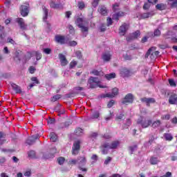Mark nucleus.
Here are the masks:
<instances>
[{"mask_svg":"<svg viewBox=\"0 0 177 177\" xmlns=\"http://www.w3.org/2000/svg\"><path fill=\"white\" fill-rule=\"evenodd\" d=\"M169 118H171V116L169 115V114L163 115L161 117L162 120H169Z\"/></svg>","mask_w":177,"mask_h":177,"instance_id":"bf43d9fd","label":"nucleus"},{"mask_svg":"<svg viewBox=\"0 0 177 177\" xmlns=\"http://www.w3.org/2000/svg\"><path fill=\"white\" fill-rule=\"evenodd\" d=\"M28 157L30 158H35V151H30L28 153Z\"/></svg>","mask_w":177,"mask_h":177,"instance_id":"c03bdc74","label":"nucleus"},{"mask_svg":"<svg viewBox=\"0 0 177 177\" xmlns=\"http://www.w3.org/2000/svg\"><path fill=\"white\" fill-rule=\"evenodd\" d=\"M91 74H93V75H103V72L98 71L97 70H93L91 72Z\"/></svg>","mask_w":177,"mask_h":177,"instance_id":"c9c22d12","label":"nucleus"},{"mask_svg":"<svg viewBox=\"0 0 177 177\" xmlns=\"http://www.w3.org/2000/svg\"><path fill=\"white\" fill-rule=\"evenodd\" d=\"M100 30L101 32H104L106 31V26L104 24L101 25Z\"/></svg>","mask_w":177,"mask_h":177,"instance_id":"e2e57ef3","label":"nucleus"},{"mask_svg":"<svg viewBox=\"0 0 177 177\" xmlns=\"http://www.w3.org/2000/svg\"><path fill=\"white\" fill-rule=\"evenodd\" d=\"M68 30H69L70 34H74L75 30H74V27H73V26L69 25Z\"/></svg>","mask_w":177,"mask_h":177,"instance_id":"4d7b16f0","label":"nucleus"},{"mask_svg":"<svg viewBox=\"0 0 177 177\" xmlns=\"http://www.w3.org/2000/svg\"><path fill=\"white\" fill-rule=\"evenodd\" d=\"M118 95V88H114L112 89V93H108L106 94H103L101 95V97H114V96H117Z\"/></svg>","mask_w":177,"mask_h":177,"instance_id":"9b49d317","label":"nucleus"},{"mask_svg":"<svg viewBox=\"0 0 177 177\" xmlns=\"http://www.w3.org/2000/svg\"><path fill=\"white\" fill-rule=\"evenodd\" d=\"M169 84L170 86H176V83L174 79H169Z\"/></svg>","mask_w":177,"mask_h":177,"instance_id":"49530a36","label":"nucleus"},{"mask_svg":"<svg viewBox=\"0 0 177 177\" xmlns=\"http://www.w3.org/2000/svg\"><path fill=\"white\" fill-rule=\"evenodd\" d=\"M43 12H44V17H43V21L46 22V19H48V11L46 9V8L43 7Z\"/></svg>","mask_w":177,"mask_h":177,"instance_id":"c85d7f7f","label":"nucleus"},{"mask_svg":"<svg viewBox=\"0 0 177 177\" xmlns=\"http://www.w3.org/2000/svg\"><path fill=\"white\" fill-rule=\"evenodd\" d=\"M168 5L171 6V8H176L177 6V0H167Z\"/></svg>","mask_w":177,"mask_h":177,"instance_id":"bb28decb","label":"nucleus"},{"mask_svg":"<svg viewBox=\"0 0 177 177\" xmlns=\"http://www.w3.org/2000/svg\"><path fill=\"white\" fill-rule=\"evenodd\" d=\"M97 5H99V0H93V2H92L93 8L97 7Z\"/></svg>","mask_w":177,"mask_h":177,"instance_id":"864d4df0","label":"nucleus"},{"mask_svg":"<svg viewBox=\"0 0 177 177\" xmlns=\"http://www.w3.org/2000/svg\"><path fill=\"white\" fill-rule=\"evenodd\" d=\"M137 124L141 125L142 128H147L149 127V125H151V120H146L143 117H140L138 120H137Z\"/></svg>","mask_w":177,"mask_h":177,"instance_id":"423d86ee","label":"nucleus"},{"mask_svg":"<svg viewBox=\"0 0 177 177\" xmlns=\"http://www.w3.org/2000/svg\"><path fill=\"white\" fill-rule=\"evenodd\" d=\"M140 37V31L136 30V32H133L130 37H127V41L129 42L131 39H136V38H139Z\"/></svg>","mask_w":177,"mask_h":177,"instance_id":"4468645a","label":"nucleus"},{"mask_svg":"<svg viewBox=\"0 0 177 177\" xmlns=\"http://www.w3.org/2000/svg\"><path fill=\"white\" fill-rule=\"evenodd\" d=\"M0 38L3 39L5 38V33H3V26H0Z\"/></svg>","mask_w":177,"mask_h":177,"instance_id":"4c0bfd02","label":"nucleus"},{"mask_svg":"<svg viewBox=\"0 0 177 177\" xmlns=\"http://www.w3.org/2000/svg\"><path fill=\"white\" fill-rule=\"evenodd\" d=\"M100 115V113H99V111H95L92 114L91 118L92 120H96L99 118Z\"/></svg>","mask_w":177,"mask_h":177,"instance_id":"72a5a7b5","label":"nucleus"},{"mask_svg":"<svg viewBox=\"0 0 177 177\" xmlns=\"http://www.w3.org/2000/svg\"><path fill=\"white\" fill-rule=\"evenodd\" d=\"M77 6H78L79 9H80L82 10V9H84V8H85V3H84V2H82V1H79L77 3Z\"/></svg>","mask_w":177,"mask_h":177,"instance_id":"a18cd8bd","label":"nucleus"},{"mask_svg":"<svg viewBox=\"0 0 177 177\" xmlns=\"http://www.w3.org/2000/svg\"><path fill=\"white\" fill-rule=\"evenodd\" d=\"M141 102L142 103H145L147 106H150V104L153 103H156V100L154 98H151V97H144L141 98Z\"/></svg>","mask_w":177,"mask_h":177,"instance_id":"dca6fc26","label":"nucleus"},{"mask_svg":"<svg viewBox=\"0 0 177 177\" xmlns=\"http://www.w3.org/2000/svg\"><path fill=\"white\" fill-rule=\"evenodd\" d=\"M128 28H129V24H123L119 29V34L120 35H124L126 34L127 31H128Z\"/></svg>","mask_w":177,"mask_h":177,"instance_id":"f8f14e48","label":"nucleus"},{"mask_svg":"<svg viewBox=\"0 0 177 177\" xmlns=\"http://www.w3.org/2000/svg\"><path fill=\"white\" fill-rule=\"evenodd\" d=\"M156 9H158V10H164L165 9V5L161 3V4H157L156 6Z\"/></svg>","mask_w":177,"mask_h":177,"instance_id":"58836bf2","label":"nucleus"},{"mask_svg":"<svg viewBox=\"0 0 177 177\" xmlns=\"http://www.w3.org/2000/svg\"><path fill=\"white\" fill-rule=\"evenodd\" d=\"M11 86H12L13 91H15V92L16 93H21V88H20V86H17V84H16L15 83H12Z\"/></svg>","mask_w":177,"mask_h":177,"instance_id":"aec40b11","label":"nucleus"},{"mask_svg":"<svg viewBox=\"0 0 177 177\" xmlns=\"http://www.w3.org/2000/svg\"><path fill=\"white\" fill-rule=\"evenodd\" d=\"M19 10L22 17H27V16H28V13H30V4L26 3L22 5L20 7Z\"/></svg>","mask_w":177,"mask_h":177,"instance_id":"39448f33","label":"nucleus"},{"mask_svg":"<svg viewBox=\"0 0 177 177\" xmlns=\"http://www.w3.org/2000/svg\"><path fill=\"white\" fill-rule=\"evenodd\" d=\"M98 11L103 16H106L107 15V8H106V7H104V6H101L99 8Z\"/></svg>","mask_w":177,"mask_h":177,"instance_id":"393cba45","label":"nucleus"},{"mask_svg":"<svg viewBox=\"0 0 177 177\" xmlns=\"http://www.w3.org/2000/svg\"><path fill=\"white\" fill-rule=\"evenodd\" d=\"M27 145H33L35 143V141L33 139L31 138V137H29L26 140Z\"/></svg>","mask_w":177,"mask_h":177,"instance_id":"09e8293b","label":"nucleus"},{"mask_svg":"<svg viewBox=\"0 0 177 177\" xmlns=\"http://www.w3.org/2000/svg\"><path fill=\"white\" fill-rule=\"evenodd\" d=\"M154 36L155 37H158L160 35H161V31H160V30L157 29L154 31Z\"/></svg>","mask_w":177,"mask_h":177,"instance_id":"052dcab7","label":"nucleus"},{"mask_svg":"<svg viewBox=\"0 0 177 177\" xmlns=\"http://www.w3.org/2000/svg\"><path fill=\"white\" fill-rule=\"evenodd\" d=\"M16 21L21 30H27V24L24 22V19L23 18H17Z\"/></svg>","mask_w":177,"mask_h":177,"instance_id":"ddd939ff","label":"nucleus"},{"mask_svg":"<svg viewBox=\"0 0 177 177\" xmlns=\"http://www.w3.org/2000/svg\"><path fill=\"white\" fill-rule=\"evenodd\" d=\"M120 74L121 77H123V78H127L128 77H131V73L129 71V70L127 68H122L120 69Z\"/></svg>","mask_w":177,"mask_h":177,"instance_id":"9d476101","label":"nucleus"},{"mask_svg":"<svg viewBox=\"0 0 177 177\" xmlns=\"http://www.w3.org/2000/svg\"><path fill=\"white\" fill-rule=\"evenodd\" d=\"M172 176V173L167 171L165 175L162 176L160 177H171Z\"/></svg>","mask_w":177,"mask_h":177,"instance_id":"338daca9","label":"nucleus"},{"mask_svg":"<svg viewBox=\"0 0 177 177\" xmlns=\"http://www.w3.org/2000/svg\"><path fill=\"white\" fill-rule=\"evenodd\" d=\"M160 55V52L156 50V47H151L148 50L145 55V57H150L151 60H156Z\"/></svg>","mask_w":177,"mask_h":177,"instance_id":"20e7f679","label":"nucleus"},{"mask_svg":"<svg viewBox=\"0 0 177 177\" xmlns=\"http://www.w3.org/2000/svg\"><path fill=\"white\" fill-rule=\"evenodd\" d=\"M55 42H57V44H61V45H64V44H68V38L62 35H56Z\"/></svg>","mask_w":177,"mask_h":177,"instance_id":"0eeeda50","label":"nucleus"},{"mask_svg":"<svg viewBox=\"0 0 177 177\" xmlns=\"http://www.w3.org/2000/svg\"><path fill=\"white\" fill-rule=\"evenodd\" d=\"M67 44L69 45V46H76L77 41H68V43Z\"/></svg>","mask_w":177,"mask_h":177,"instance_id":"603ef678","label":"nucleus"},{"mask_svg":"<svg viewBox=\"0 0 177 177\" xmlns=\"http://www.w3.org/2000/svg\"><path fill=\"white\" fill-rule=\"evenodd\" d=\"M77 162H78V160H75V159H71L68 162L70 165H75V164H77Z\"/></svg>","mask_w":177,"mask_h":177,"instance_id":"8fccbe9b","label":"nucleus"},{"mask_svg":"<svg viewBox=\"0 0 177 177\" xmlns=\"http://www.w3.org/2000/svg\"><path fill=\"white\" fill-rule=\"evenodd\" d=\"M164 136H165V139L169 141H171L172 140V139H174V137H172V135H171V133H165Z\"/></svg>","mask_w":177,"mask_h":177,"instance_id":"473e14b6","label":"nucleus"},{"mask_svg":"<svg viewBox=\"0 0 177 177\" xmlns=\"http://www.w3.org/2000/svg\"><path fill=\"white\" fill-rule=\"evenodd\" d=\"M120 146V141H113L111 145L108 143H105L101 146V150L102 154H107L109 153V150H114L117 149Z\"/></svg>","mask_w":177,"mask_h":177,"instance_id":"f03ea898","label":"nucleus"},{"mask_svg":"<svg viewBox=\"0 0 177 177\" xmlns=\"http://www.w3.org/2000/svg\"><path fill=\"white\" fill-rule=\"evenodd\" d=\"M77 61H72L70 63V68H74V67H75V66H77Z\"/></svg>","mask_w":177,"mask_h":177,"instance_id":"3c124183","label":"nucleus"},{"mask_svg":"<svg viewBox=\"0 0 177 177\" xmlns=\"http://www.w3.org/2000/svg\"><path fill=\"white\" fill-rule=\"evenodd\" d=\"M60 97H62V95H54L53 97H51L50 100H51V102H56V101L59 100V99H60Z\"/></svg>","mask_w":177,"mask_h":177,"instance_id":"ea45409f","label":"nucleus"},{"mask_svg":"<svg viewBox=\"0 0 177 177\" xmlns=\"http://www.w3.org/2000/svg\"><path fill=\"white\" fill-rule=\"evenodd\" d=\"M112 106H114V100H111L108 104L107 106L109 107V109L111 108Z\"/></svg>","mask_w":177,"mask_h":177,"instance_id":"0e129e2a","label":"nucleus"},{"mask_svg":"<svg viewBox=\"0 0 177 177\" xmlns=\"http://www.w3.org/2000/svg\"><path fill=\"white\" fill-rule=\"evenodd\" d=\"M43 52L46 55H50V53L52 52V49H50L49 48H44V49H43Z\"/></svg>","mask_w":177,"mask_h":177,"instance_id":"de8ad7c7","label":"nucleus"},{"mask_svg":"<svg viewBox=\"0 0 177 177\" xmlns=\"http://www.w3.org/2000/svg\"><path fill=\"white\" fill-rule=\"evenodd\" d=\"M30 80L32 82H35V84H39V81L38 80L37 77H32Z\"/></svg>","mask_w":177,"mask_h":177,"instance_id":"13d9d810","label":"nucleus"},{"mask_svg":"<svg viewBox=\"0 0 177 177\" xmlns=\"http://www.w3.org/2000/svg\"><path fill=\"white\" fill-rule=\"evenodd\" d=\"M75 55L77 59H81V57H82V53H81V51L80 50L75 52Z\"/></svg>","mask_w":177,"mask_h":177,"instance_id":"5fc2aeb1","label":"nucleus"},{"mask_svg":"<svg viewBox=\"0 0 177 177\" xmlns=\"http://www.w3.org/2000/svg\"><path fill=\"white\" fill-rule=\"evenodd\" d=\"M75 133L76 136H82V135H84V129L81 128H77L75 129Z\"/></svg>","mask_w":177,"mask_h":177,"instance_id":"a878e982","label":"nucleus"},{"mask_svg":"<svg viewBox=\"0 0 177 177\" xmlns=\"http://www.w3.org/2000/svg\"><path fill=\"white\" fill-rule=\"evenodd\" d=\"M64 161H66V158H64V157H59L57 158V162L59 165H63L64 164Z\"/></svg>","mask_w":177,"mask_h":177,"instance_id":"f704fd0d","label":"nucleus"},{"mask_svg":"<svg viewBox=\"0 0 177 177\" xmlns=\"http://www.w3.org/2000/svg\"><path fill=\"white\" fill-rule=\"evenodd\" d=\"M50 8L53 9H63V4L61 3H57L55 1H51L50 2Z\"/></svg>","mask_w":177,"mask_h":177,"instance_id":"2eb2a0df","label":"nucleus"},{"mask_svg":"<svg viewBox=\"0 0 177 177\" xmlns=\"http://www.w3.org/2000/svg\"><path fill=\"white\" fill-rule=\"evenodd\" d=\"M6 138V133L0 131V146H2L5 142H6V140L5 138Z\"/></svg>","mask_w":177,"mask_h":177,"instance_id":"412c9836","label":"nucleus"},{"mask_svg":"<svg viewBox=\"0 0 177 177\" xmlns=\"http://www.w3.org/2000/svg\"><path fill=\"white\" fill-rule=\"evenodd\" d=\"M126 15H127V12H124L122 11H120L119 12L115 13L113 15L112 19L113 20H118L119 17H122L123 16H125Z\"/></svg>","mask_w":177,"mask_h":177,"instance_id":"6ab92c4d","label":"nucleus"},{"mask_svg":"<svg viewBox=\"0 0 177 177\" xmlns=\"http://www.w3.org/2000/svg\"><path fill=\"white\" fill-rule=\"evenodd\" d=\"M118 9H120V6L118 5V3H115L113 6V11L117 12V10H118Z\"/></svg>","mask_w":177,"mask_h":177,"instance_id":"6e6d98bb","label":"nucleus"},{"mask_svg":"<svg viewBox=\"0 0 177 177\" xmlns=\"http://www.w3.org/2000/svg\"><path fill=\"white\" fill-rule=\"evenodd\" d=\"M88 88H107L106 86H103L100 84V80L97 77H91L88 81Z\"/></svg>","mask_w":177,"mask_h":177,"instance_id":"7ed1b4c3","label":"nucleus"},{"mask_svg":"<svg viewBox=\"0 0 177 177\" xmlns=\"http://www.w3.org/2000/svg\"><path fill=\"white\" fill-rule=\"evenodd\" d=\"M142 19H149V17H151V13L150 12H145L142 15Z\"/></svg>","mask_w":177,"mask_h":177,"instance_id":"37998d69","label":"nucleus"},{"mask_svg":"<svg viewBox=\"0 0 177 177\" xmlns=\"http://www.w3.org/2000/svg\"><path fill=\"white\" fill-rule=\"evenodd\" d=\"M122 55L124 60H131V59H132V57L131 55H128V53H127V52H123L122 53Z\"/></svg>","mask_w":177,"mask_h":177,"instance_id":"c756f323","label":"nucleus"},{"mask_svg":"<svg viewBox=\"0 0 177 177\" xmlns=\"http://www.w3.org/2000/svg\"><path fill=\"white\" fill-rule=\"evenodd\" d=\"M111 161V157H108V158L105 160V161H104L105 165H107Z\"/></svg>","mask_w":177,"mask_h":177,"instance_id":"69168bd1","label":"nucleus"},{"mask_svg":"<svg viewBox=\"0 0 177 177\" xmlns=\"http://www.w3.org/2000/svg\"><path fill=\"white\" fill-rule=\"evenodd\" d=\"M137 149H138V146H136V145L129 147V150H130L131 154H133V153L136 151V150Z\"/></svg>","mask_w":177,"mask_h":177,"instance_id":"79ce46f5","label":"nucleus"},{"mask_svg":"<svg viewBox=\"0 0 177 177\" xmlns=\"http://www.w3.org/2000/svg\"><path fill=\"white\" fill-rule=\"evenodd\" d=\"M102 59L104 62H109L111 59V54L110 53H105L102 55Z\"/></svg>","mask_w":177,"mask_h":177,"instance_id":"5701e85b","label":"nucleus"},{"mask_svg":"<svg viewBox=\"0 0 177 177\" xmlns=\"http://www.w3.org/2000/svg\"><path fill=\"white\" fill-rule=\"evenodd\" d=\"M48 124H55V118H51L48 120Z\"/></svg>","mask_w":177,"mask_h":177,"instance_id":"774afa93","label":"nucleus"},{"mask_svg":"<svg viewBox=\"0 0 177 177\" xmlns=\"http://www.w3.org/2000/svg\"><path fill=\"white\" fill-rule=\"evenodd\" d=\"M33 55L35 56L36 60H41L42 59V54L38 51L35 52Z\"/></svg>","mask_w":177,"mask_h":177,"instance_id":"7c9ffc66","label":"nucleus"},{"mask_svg":"<svg viewBox=\"0 0 177 177\" xmlns=\"http://www.w3.org/2000/svg\"><path fill=\"white\" fill-rule=\"evenodd\" d=\"M115 77V73L105 75V78H106V80H108L109 81H110V80H113V78H114Z\"/></svg>","mask_w":177,"mask_h":177,"instance_id":"2f4dec72","label":"nucleus"},{"mask_svg":"<svg viewBox=\"0 0 177 177\" xmlns=\"http://www.w3.org/2000/svg\"><path fill=\"white\" fill-rule=\"evenodd\" d=\"M59 60L61 62L62 66H67L68 64V62L66 59V56L63 54H59Z\"/></svg>","mask_w":177,"mask_h":177,"instance_id":"a211bd4d","label":"nucleus"},{"mask_svg":"<svg viewBox=\"0 0 177 177\" xmlns=\"http://www.w3.org/2000/svg\"><path fill=\"white\" fill-rule=\"evenodd\" d=\"M77 161H79V165H85L86 164V158L85 156L78 157Z\"/></svg>","mask_w":177,"mask_h":177,"instance_id":"4be33fe9","label":"nucleus"},{"mask_svg":"<svg viewBox=\"0 0 177 177\" xmlns=\"http://www.w3.org/2000/svg\"><path fill=\"white\" fill-rule=\"evenodd\" d=\"M98 158H99L97 157V155H96V154L92 155V156H91V160H92L91 164H95V162H96V161H97Z\"/></svg>","mask_w":177,"mask_h":177,"instance_id":"a19ab883","label":"nucleus"},{"mask_svg":"<svg viewBox=\"0 0 177 177\" xmlns=\"http://www.w3.org/2000/svg\"><path fill=\"white\" fill-rule=\"evenodd\" d=\"M50 140L51 142H56L57 140V135L53 132L50 133Z\"/></svg>","mask_w":177,"mask_h":177,"instance_id":"cd10ccee","label":"nucleus"},{"mask_svg":"<svg viewBox=\"0 0 177 177\" xmlns=\"http://www.w3.org/2000/svg\"><path fill=\"white\" fill-rule=\"evenodd\" d=\"M149 162L151 165H157L160 162L158 158L151 157L149 160Z\"/></svg>","mask_w":177,"mask_h":177,"instance_id":"b1692460","label":"nucleus"},{"mask_svg":"<svg viewBox=\"0 0 177 177\" xmlns=\"http://www.w3.org/2000/svg\"><path fill=\"white\" fill-rule=\"evenodd\" d=\"M29 72L30 73V74H34V73H35V67L30 66L29 68Z\"/></svg>","mask_w":177,"mask_h":177,"instance_id":"680f3d73","label":"nucleus"},{"mask_svg":"<svg viewBox=\"0 0 177 177\" xmlns=\"http://www.w3.org/2000/svg\"><path fill=\"white\" fill-rule=\"evenodd\" d=\"M76 26L80 28V31L83 33L84 37L88 35V31H89V26L88 25V21L85 20V18L79 17L75 21Z\"/></svg>","mask_w":177,"mask_h":177,"instance_id":"f257e3e1","label":"nucleus"},{"mask_svg":"<svg viewBox=\"0 0 177 177\" xmlns=\"http://www.w3.org/2000/svg\"><path fill=\"white\" fill-rule=\"evenodd\" d=\"M81 142L80 140L75 141L73 144L72 154L73 156H77L80 151Z\"/></svg>","mask_w":177,"mask_h":177,"instance_id":"6e6552de","label":"nucleus"},{"mask_svg":"<svg viewBox=\"0 0 177 177\" xmlns=\"http://www.w3.org/2000/svg\"><path fill=\"white\" fill-rule=\"evenodd\" d=\"M133 95H132L131 93H129L124 97L122 103V104H128L129 103H133Z\"/></svg>","mask_w":177,"mask_h":177,"instance_id":"1a4fd4ad","label":"nucleus"},{"mask_svg":"<svg viewBox=\"0 0 177 177\" xmlns=\"http://www.w3.org/2000/svg\"><path fill=\"white\" fill-rule=\"evenodd\" d=\"M170 104H177V94H172L169 98Z\"/></svg>","mask_w":177,"mask_h":177,"instance_id":"f3484780","label":"nucleus"},{"mask_svg":"<svg viewBox=\"0 0 177 177\" xmlns=\"http://www.w3.org/2000/svg\"><path fill=\"white\" fill-rule=\"evenodd\" d=\"M160 125H161V121L160 120H156L152 123L153 128H158Z\"/></svg>","mask_w":177,"mask_h":177,"instance_id":"e433bc0d","label":"nucleus"}]
</instances>
